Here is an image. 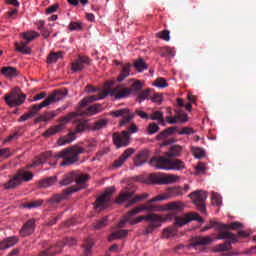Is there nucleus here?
I'll return each mask as SVG.
<instances>
[{"instance_id": "1", "label": "nucleus", "mask_w": 256, "mask_h": 256, "mask_svg": "<svg viewBox=\"0 0 256 256\" xmlns=\"http://www.w3.org/2000/svg\"><path fill=\"white\" fill-rule=\"evenodd\" d=\"M82 153H85V148L79 146L66 148L57 154H53V152L48 151L36 157L33 164L28 165L27 169H31V167H38V165H43L47 163V161H49L50 165H57V161L51 162L53 159H63L60 163V167H67L77 163V161H79V155Z\"/></svg>"}, {"instance_id": "2", "label": "nucleus", "mask_w": 256, "mask_h": 256, "mask_svg": "<svg viewBox=\"0 0 256 256\" xmlns=\"http://www.w3.org/2000/svg\"><path fill=\"white\" fill-rule=\"evenodd\" d=\"M79 114L76 112H70L66 116L60 118L59 125L53 126L50 129L46 130L43 134L44 137H51V135H56V133H59V131H63L65 129V125L71 121V119L74 120V127L75 131L70 132L68 135L61 137L58 140L59 145H67V143H73L75 141L77 133H83V131H87L89 129V123L85 119H79L77 118Z\"/></svg>"}, {"instance_id": "3", "label": "nucleus", "mask_w": 256, "mask_h": 256, "mask_svg": "<svg viewBox=\"0 0 256 256\" xmlns=\"http://www.w3.org/2000/svg\"><path fill=\"white\" fill-rule=\"evenodd\" d=\"M131 217H135V215H130L128 211L124 216V219L120 221L119 227H123L125 223H130V225H137V223L146 221L148 225L145 227L143 235H151L154 229H158V227H161V223L163 222V218L156 213H149L147 215L138 216L135 219Z\"/></svg>"}, {"instance_id": "4", "label": "nucleus", "mask_w": 256, "mask_h": 256, "mask_svg": "<svg viewBox=\"0 0 256 256\" xmlns=\"http://www.w3.org/2000/svg\"><path fill=\"white\" fill-rule=\"evenodd\" d=\"M191 221H198V223H204L205 220L197 214V212H190L184 216H176L174 226L165 228L162 232L163 239H169L170 237H175L177 235V227H183Z\"/></svg>"}, {"instance_id": "5", "label": "nucleus", "mask_w": 256, "mask_h": 256, "mask_svg": "<svg viewBox=\"0 0 256 256\" xmlns=\"http://www.w3.org/2000/svg\"><path fill=\"white\" fill-rule=\"evenodd\" d=\"M149 164L155 169H164L166 171H183L185 169L183 160L170 159L165 156H154L149 161Z\"/></svg>"}, {"instance_id": "6", "label": "nucleus", "mask_w": 256, "mask_h": 256, "mask_svg": "<svg viewBox=\"0 0 256 256\" xmlns=\"http://www.w3.org/2000/svg\"><path fill=\"white\" fill-rule=\"evenodd\" d=\"M243 223L241 222H232L230 224H225L220 222V224L216 225V241H223L225 239H233L235 237L237 241V235L230 231H237V229H242Z\"/></svg>"}, {"instance_id": "7", "label": "nucleus", "mask_w": 256, "mask_h": 256, "mask_svg": "<svg viewBox=\"0 0 256 256\" xmlns=\"http://www.w3.org/2000/svg\"><path fill=\"white\" fill-rule=\"evenodd\" d=\"M27 95L21 92V88L14 87L11 91L4 95V101L8 107H19L25 103Z\"/></svg>"}, {"instance_id": "8", "label": "nucleus", "mask_w": 256, "mask_h": 256, "mask_svg": "<svg viewBox=\"0 0 256 256\" xmlns=\"http://www.w3.org/2000/svg\"><path fill=\"white\" fill-rule=\"evenodd\" d=\"M33 179V172L25 169H20L17 174L5 184V189H15L23 183V181L29 182Z\"/></svg>"}, {"instance_id": "9", "label": "nucleus", "mask_w": 256, "mask_h": 256, "mask_svg": "<svg viewBox=\"0 0 256 256\" xmlns=\"http://www.w3.org/2000/svg\"><path fill=\"white\" fill-rule=\"evenodd\" d=\"M69 245V247H73V245H77V240L73 237L66 238L64 241L57 242L56 245L51 246L50 248L43 250L40 253V256H53L57 255V253H61L63 251V246Z\"/></svg>"}, {"instance_id": "10", "label": "nucleus", "mask_w": 256, "mask_h": 256, "mask_svg": "<svg viewBox=\"0 0 256 256\" xmlns=\"http://www.w3.org/2000/svg\"><path fill=\"white\" fill-rule=\"evenodd\" d=\"M113 193H115L114 187L106 189L105 192L96 199L94 203L95 209H98V211L107 209V207L111 205V197H113Z\"/></svg>"}, {"instance_id": "11", "label": "nucleus", "mask_w": 256, "mask_h": 256, "mask_svg": "<svg viewBox=\"0 0 256 256\" xmlns=\"http://www.w3.org/2000/svg\"><path fill=\"white\" fill-rule=\"evenodd\" d=\"M167 199L166 196L158 195L150 200L147 201V205H139L132 210L129 211V215H139V213H143V211H157V206L152 205L157 201H165Z\"/></svg>"}, {"instance_id": "12", "label": "nucleus", "mask_w": 256, "mask_h": 256, "mask_svg": "<svg viewBox=\"0 0 256 256\" xmlns=\"http://www.w3.org/2000/svg\"><path fill=\"white\" fill-rule=\"evenodd\" d=\"M68 93V89L55 90L43 102L40 103V106H38V108L43 109V107H49V105H53V103H57L62 99H65Z\"/></svg>"}, {"instance_id": "13", "label": "nucleus", "mask_w": 256, "mask_h": 256, "mask_svg": "<svg viewBox=\"0 0 256 256\" xmlns=\"http://www.w3.org/2000/svg\"><path fill=\"white\" fill-rule=\"evenodd\" d=\"M189 197L192 199L200 213H205L207 211L205 206V201H207V192L203 190H196L189 194Z\"/></svg>"}, {"instance_id": "14", "label": "nucleus", "mask_w": 256, "mask_h": 256, "mask_svg": "<svg viewBox=\"0 0 256 256\" xmlns=\"http://www.w3.org/2000/svg\"><path fill=\"white\" fill-rule=\"evenodd\" d=\"M133 195H135V191H131L129 188H126L125 190H122L116 197V203L118 205H123V203H126L125 207L128 209V207L133 206L130 205L131 201H133Z\"/></svg>"}, {"instance_id": "15", "label": "nucleus", "mask_w": 256, "mask_h": 256, "mask_svg": "<svg viewBox=\"0 0 256 256\" xmlns=\"http://www.w3.org/2000/svg\"><path fill=\"white\" fill-rule=\"evenodd\" d=\"M108 95H111V97H114L115 99H125L131 95L132 90L127 87H123V85H118L114 88L109 89Z\"/></svg>"}, {"instance_id": "16", "label": "nucleus", "mask_w": 256, "mask_h": 256, "mask_svg": "<svg viewBox=\"0 0 256 256\" xmlns=\"http://www.w3.org/2000/svg\"><path fill=\"white\" fill-rule=\"evenodd\" d=\"M112 139L117 149H121V147H127L129 145L130 135L128 131H122L121 134L114 133Z\"/></svg>"}, {"instance_id": "17", "label": "nucleus", "mask_w": 256, "mask_h": 256, "mask_svg": "<svg viewBox=\"0 0 256 256\" xmlns=\"http://www.w3.org/2000/svg\"><path fill=\"white\" fill-rule=\"evenodd\" d=\"M77 191H79V188L68 187L63 190L62 194H55L50 199H48V203H50V205H53V203H61V201L67 198V195H71V193H77Z\"/></svg>"}, {"instance_id": "18", "label": "nucleus", "mask_w": 256, "mask_h": 256, "mask_svg": "<svg viewBox=\"0 0 256 256\" xmlns=\"http://www.w3.org/2000/svg\"><path fill=\"white\" fill-rule=\"evenodd\" d=\"M109 95V92L107 90H100L98 94L92 95V96H87L84 99L81 100L80 102V107H87L89 103H95V101H101V99H105Z\"/></svg>"}, {"instance_id": "19", "label": "nucleus", "mask_w": 256, "mask_h": 256, "mask_svg": "<svg viewBox=\"0 0 256 256\" xmlns=\"http://www.w3.org/2000/svg\"><path fill=\"white\" fill-rule=\"evenodd\" d=\"M225 242L218 244L213 248L214 253H225V251H231L233 249V244L237 243V239L232 236V238H224Z\"/></svg>"}, {"instance_id": "20", "label": "nucleus", "mask_w": 256, "mask_h": 256, "mask_svg": "<svg viewBox=\"0 0 256 256\" xmlns=\"http://www.w3.org/2000/svg\"><path fill=\"white\" fill-rule=\"evenodd\" d=\"M151 157V152L148 149H144L139 151L134 158L135 167H141V165H145L149 158Z\"/></svg>"}, {"instance_id": "21", "label": "nucleus", "mask_w": 256, "mask_h": 256, "mask_svg": "<svg viewBox=\"0 0 256 256\" xmlns=\"http://www.w3.org/2000/svg\"><path fill=\"white\" fill-rule=\"evenodd\" d=\"M89 63H91V60L87 56H79L78 59L72 62L71 69L77 73L78 71H83L85 65H89Z\"/></svg>"}, {"instance_id": "22", "label": "nucleus", "mask_w": 256, "mask_h": 256, "mask_svg": "<svg viewBox=\"0 0 256 256\" xmlns=\"http://www.w3.org/2000/svg\"><path fill=\"white\" fill-rule=\"evenodd\" d=\"M216 238L211 236H196L191 240V247H201V245H211Z\"/></svg>"}, {"instance_id": "23", "label": "nucleus", "mask_w": 256, "mask_h": 256, "mask_svg": "<svg viewBox=\"0 0 256 256\" xmlns=\"http://www.w3.org/2000/svg\"><path fill=\"white\" fill-rule=\"evenodd\" d=\"M133 153H135V150L133 148L126 149L123 152V154L117 160L114 161L113 167H116V168L121 167L123 163H125V161H127L129 157L133 155Z\"/></svg>"}, {"instance_id": "24", "label": "nucleus", "mask_w": 256, "mask_h": 256, "mask_svg": "<svg viewBox=\"0 0 256 256\" xmlns=\"http://www.w3.org/2000/svg\"><path fill=\"white\" fill-rule=\"evenodd\" d=\"M151 178L154 180L153 183H159L160 185H168L169 183H177V181H179V176L175 174L163 176L160 181H157V177L155 176H151Z\"/></svg>"}, {"instance_id": "25", "label": "nucleus", "mask_w": 256, "mask_h": 256, "mask_svg": "<svg viewBox=\"0 0 256 256\" xmlns=\"http://www.w3.org/2000/svg\"><path fill=\"white\" fill-rule=\"evenodd\" d=\"M33 231H35V220L30 219L23 225L22 229L20 230V235L21 237H27L31 235Z\"/></svg>"}, {"instance_id": "26", "label": "nucleus", "mask_w": 256, "mask_h": 256, "mask_svg": "<svg viewBox=\"0 0 256 256\" xmlns=\"http://www.w3.org/2000/svg\"><path fill=\"white\" fill-rule=\"evenodd\" d=\"M41 107V104H35L33 106L30 107L31 111H29L26 114H23L20 118H19V122L23 123L25 121H27V119H31V117H35L37 115V113H39V111H41V109L43 108H39Z\"/></svg>"}, {"instance_id": "27", "label": "nucleus", "mask_w": 256, "mask_h": 256, "mask_svg": "<svg viewBox=\"0 0 256 256\" xmlns=\"http://www.w3.org/2000/svg\"><path fill=\"white\" fill-rule=\"evenodd\" d=\"M89 179H91V177L88 174L79 175L76 173L75 182L77 186H70V187H75V189H78V191H81V189H85V183H87Z\"/></svg>"}, {"instance_id": "28", "label": "nucleus", "mask_w": 256, "mask_h": 256, "mask_svg": "<svg viewBox=\"0 0 256 256\" xmlns=\"http://www.w3.org/2000/svg\"><path fill=\"white\" fill-rule=\"evenodd\" d=\"M57 117L56 111H50V112H44L43 114L38 115V117L35 118V123H47V121H51Z\"/></svg>"}, {"instance_id": "29", "label": "nucleus", "mask_w": 256, "mask_h": 256, "mask_svg": "<svg viewBox=\"0 0 256 256\" xmlns=\"http://www.w3.org/2000/svg\"><path fill=\"white\" fill-rule=\"evenodd\" d=\"M19 239L17 236L8 237L0 242V250L4 251L5 249H9L13 247L16 243H18Z\"/></svg>"}, {"instance_id": "30", "label": "nucleus", "mask_w": 256, "mask_h": 256, "mask_svg": "<svg viewBox=\"0 0 256 256\" xmlns=\"http://www.w3.org/2000/svg\"><path fill=\"white\" fill-rule=\"evenodd\" d=\"M182 152L183 147H181L180 145H173L168 149L165 155L166 157H181Z\"/></svg>"}, {"instance_id": "31", "label": "nucleus", "mask_w": 256, "mask_h": 256, "mask_svg": "<svg viewBox=\"0 0 256 256\" xmlns=\"http://www.w3.org/2000/svg\"><path fill=\"white\" fill-rule=\"evenodd\" d=\"M185 205L182 202H170L166 205V211H173V213H181Z\"/></svg>"}, {"instance_id": "32", "label": "nucleus", "mask_w": 256, "mask_h": 256, "mask_svg": "<svg viewBox=\"0 0 256 256\" xmlns=\"http://www.w3.org/2000/svg\"><path fill=\"white\" fill-rule=\"evenodd\" d=\"M29 41L26 40L24 42H21L20 44L18 42L15 43V48L18 53H23V55H29L31 54V48L27 47L29 45Z\"/></svg>"}, {"instance_id": "33", "label": "nucleus", "mask_w": 256, "mask_h": 256, "mask_svg": "<svg viewBox=\"0 0 256 256\" xmlns=\"http://www.w3.org/2000/svg\"><path fill=\"white\" fill-rule=\"evenodd\" d=\"M129 75H131V64L122 65V70L117 78V81L121 83L122 81H125Z\"/></svg>"}, {"instance_id": "34", "label": "nucleus", "mask_w": 256, "mask_h": 256, "mask_svg": "<svg viewBox=\"0 0 256 256\" xmlns=\"http://www.w3.org/2000/svg\"><path fill=\"white\" fill-rule=\"evenodd\" d=\"M1 73L2 75H5V77H17V75H19L17 68L11 66L2 67Z\"/></svg>"}, {"instance_id": "35", "label": "nucleus", "mask_w": 256, "mask_h": 256, "mask_svg": "<svg viewBox=\"0 0 256 256\" xmlns=\"http://www.w3.org/2000/svg\"><path fill=\"white\" fill-rule=\"evenodd\" d=\"M127 235H129V231L127 230H118L113 232L109 238L108 241H115V239H123L125 237H127Z\"/></svg>"}, {"instance_id": "36", "label": "nucleus", "mask_w": 256, "mask_h": 256, "mask_svg": "<svg viewBox=\"0 0 256 256\" xmlns=\"http://www.w3.org/2000/svg\"><path fill=\"white\" fill-rule=\"evenodd\" d=\"M97 113H101V104H94L89 106L84 112V115L91 117L92 115H97Z\"/></svg>"}, {"instance_id": "37", "label": "nucleus", "mask_w": 256, "mask_h": 256, "mask_svg": "<svg viewBox=\"0 0 256 256\" xmlns=\"http://www.w3.org/2000/svg\"><path fill=\"white\" fill-rule=\"evenodd\" d=\"M57 183V177L52 176L45 178L39 182V187H43L44 189H47V187H51V185H55Z\"/></svg>"}, {"instance_id": "38", "label": "nucleus", "mask_w": 256, "mask_h": 256, "mask_svg": "<svg viewBox=\"0 0 256 256\" xmlns=\"http://www.w3.org/2000/svg\"><path fill=\"white\" fill-rule=\"evenodd\" d=\"M150 119L152 121H158L160 125H165V117L163 112L161 111H155L150 115Z\"/></svg>"}, {"instance_id": "39", "label": "nucleus", "mask_w": 256, "mask_h": 256, "mask_svg": "<svg viewBox=\"0 0 256 256\" xmlns=\"http://www.w3.org/2000/svg\"><path fill=\"white\" fill-rule=\"evenodd\" d=\"M77 178V173L71 172L64 176V178L60 181L61 185H71L73 181Z\"/></svg>"}, {"instance_id": "40", "label": "nucleus", "mask_w": 256, "mask_h": 256, "mask_svg": "<svg viewBox=\"0 0 256 256\" xmlns=\"http://www.w3.org/2000/svg\"><path fill=\"white\" fill-rule=\"evenodd\" d=\"M63 58V52H51L48 57H47V63L51 64V63H57V61H59V59Z\"/></svg>"}, {"instance_id": "41", "label": "nucleus", "mask_w": 256, "mask_h": 256, "mask_svg": "<svg viewBox=\"0 0 256 256\" xmlns=\"http://www.w3.org/2000/svg\"><path fill=\"white\" fill-rule=\"evenodd\" d=\"M175 131H177V127H169L166 130L160 132L157 136V139H165L166 137H169V135H173Z\"/></svg>"}, {"instance_id": "42", "label": "nucleus", "mask_w": 256, "mask_h": 256, "mask_svg": "<svg viewBox=\"0 0 256 256\" xmlns=\"http://www.w3.org/2000/svg\"><path fill=\"white\" fill-rule=\"evenodd\" d=\"M149 97H151V89H146L138 93L137 101L138 103H143V101L149 99Z\"/></svg>"}, {"instance_id": "43", "label": "nucleus", "mask_w": 256, "mask_h": 256, "mask_svg": "<svg viewBox=\"0 0 256 256\" xmlns=\"http://www.w3.org/2000/svg\"><path fill=\"white\" fill-rule=\"evenodd\" d=\"M128 114H129V108L118 109L110 112V115L116 118L125 117V115H128Z\"/></svg>"}, {"instance_id": "44", "label": "nucleus", "mask_w": 256, "mask_h": 256, "mask_svg": "<svg viewBox=\"0 0 256 256\" xmlns=\"http://www.w3.org/2000/svg\"><path fill=\"white\" fill-rule=\"evenodd\" d=\"M83 247H84V256L91 255V249H93V240L86 239L83 243Z\"/></svg>"}, {"instance_id": "45", "label": "nucleus", "mask_w": 256, "mask_h": 256, "mask_svg": "<svg viewBox=\"0 0 256 256\" xmlns=\"http://www.w3.org/2000/svg\"><path fill=\"white\" fill-rule=\"evenodd\" d=\"M40 34L38 32L35 31H30V32H25L22 34L23 39H25V41H33L34 39H37V37H39Z\"/></svg>"}, {"instance_id": "46", "label": "nucleus", "mask_w": 256, "mask_h": 256, "mask_svg": "<svg viewBox=\"0 0 256 256\" xmlns=\"http://www.w3.org/2000/svg\"><path fill=\"white\" fill-rule=\"evenodd\" d=\"M134 67L136 71H145L147 69V64L145 63V60L143 58H139L134 62Z\"/></svg>"}, {"instance_id": "47", "label": "nucleus", "mask_w": 256, "mask_h": 256, "mask_svg": "<svg viewBox=\"0 0 256 256\" xmlns=\"http://www.w3.org/2000/svg\"><path fill=\"white\" fill-rule=\"evenodd\" d=\"M107 123H109L107 119H100L94 123L92 129H94V131H99L103 129V127H107Z\"/></svg>"}, {"instance_id": "48", "label": "nucleus", "mask_w": 256, "mask_h": 256, "mask_svg": "<svg viewBox=\"0 0 256 256\" xmlns=\"http://www.w3.org/2000/svg\"><path fill=\"white\" fill-rule=\"evenodd\" d=\"M192 153L196 159H203V157H205V150H203V148L192 147Z\"/></svg>"}, {"instance_id": "49", "label": "nucleus", "mask_w": 256, "mask_h": 256, "mask_svg": "<svg viewBox=\"0 0 256 256\" xmlns=\"http://www.w3.org/2000/svg\"><path fill=\"white\" fill-rule=\"evenodd\" d=\"M41 205H43V200H35L24 204V207L26 209H37V207H41Z\"/></svg>"}, {"instance_id": "50", "label": "nucleus", "mask_w": 256, "mask_h": 256, "mask_svg": "<svg viewBox=\"0 0 256 256\" xmlns=\"http://www.w3.org/2000/svg\"><path fill=\"white\" fill-rule=\"evenodd\" d=\"M148 197H149V194H147V193H144L142 195H136L130 201L129 205H137V203H140V201H144V199H147Z\"/></svg>"}, {"instance_id": "51", "label": "nucleus", "mask_w": 256, "mask_h": 256, "mask_svg": "<svg viewBox=\"0 0 256 256\" xmlns=\"http://www.w3.org/2000/svg\"><path fill=\"white\" fill-rule=\"evenodd\" d=\"M212 205H216V207H221V205H223V199L221 198V195L212 193Z\"/></svg>"}, {"instance_id": "52", "label": "nucleus", "mask_w": 256, "mask_h": 256, "mask_svg": "<svg viewBox=\"0 0 256 256\" xmlns=\"http://www.w3.org/2000/svg\"><path fill=\"white\" fill-rule=\"evenodd\" d=\"M107 221H109V217L104 216L102 219L98 220L95 223L94 228L95 229H103V227H105L107 225Z\"/></svg>"}, {"instance_id": "53", "label": "nucleus", "mask_w": 256, "mask_h": 256, "mask_svg": "<svg viewBox=\"0 0 256 256\" xmlns=\"http://www.w3.org/2000/svg\"><path fill=\"white\" fill-rule=\"evenodd\" d=\"M155 87H160L161 89H165V87H169L167 80L165 78H157L154 82Z\"/></svg>"}, {"instance_id": "54", "label": "nucleus", "mask_w": 256, "mask_h": 256, "mask_svg": "<svg viewBox=\"0 0 256 256\" xmlns=\"http://www.w3.org/2000/svg\"><path fill=\"white\" fill-rule=\"evenodd\" d=\"M129 89H131L132 93H137L143 89V84L141 83V81L137 80L133 82L131 88Z\"/></svg>"}, {"instance_id": "55", "label": "nucleus", "mask_w": 256, "mask_h": 256, "mask_svg": "<svg viewBox=\"0 0 256 256\" xmlns=\"http://www.w3.org/2000/svg\"><path fill=\"white\" fill-rule=\"evenodd\" d=\"M217 225H221V222H217V221H210V225H206L202 228V233H205V231H209V229H215V231H217Z\"/></svg>"}, {"instance_id": "56", "label": "nucleus", "mask_w": 256, "mask_h": 256, "mask_svg": "<svg viewBox=\"0 0 256 256\" xmlns=\"http://www.w3.org/2000/svg\"><path fill=\"white\" fill-rule=\"evenodd\" d=\"M148 135H154V133H157V131H159V125H157V123L152 122L149 124L148 128Z\"/></svg>"}, {"instance_id": "57", "label": "nucleus", "mask_w": 256, "mask_h": 256, "mask_svg": "<svg viewBox=\"0 0 256 256\" xmlns=\"http://www.w3.org/2000/svg\"><path fill=\"white\" fill-rule=\"evenodd\" d=\"M68 29L70 31H81L83 29V25H81V22H71Z\"/></svg>"}, {"instance_id": "58", "label": "nucleus", "mask_w": 256, "mask_h": 256, "mask_svg": "<svg viewBox=\"0 0 256 256\" xmlns=\"http://www.w3.org/2000/svg\"><path fill=\"white\" fill-rule=\"evenodd\" d=\"M156 36L159 39H163V41H169L171 39V37L169 36V30L160 31L156 34Z\"/></svg>"}, {"instance_id": "59", "label": "nucleus", "mask_w": 256, "mask_h": 256, "mask_svg": "<svg viewBox=\"0 0 256 256\" xmlns=\"http://www.w3.org/2000/svg\"><path fill=\"white\" fill-rule=\"evenodd\" d=\"M168 193L170 197H179V195H183L181 188H169Z\"/></svg>"}, {"instance_id": "60", "label": "nucleus", "mask_w": 256, "mask_h": 256, "mask_svg": "<svg viewBox=\"0 0 256 256\" xmlns=\"http://www.w3.org/2000/svg\"><path fill=\"white\" fill-rule=\"evenodd\" d=\"M193 133H195V131L193 130V128L189 127H184L182 128V130L178 131L179 135H193Z\"/></svg>"}, {"instance_id": "61", "label": "nucleus", "mask_w": 256, "mask_h": 256, "mask_svg": "<svg viewBox=\"0 0 256 256\" xmlns=\"http://www.w3.org/2000/svg\"><path fill=\"white\" fill-rule=\"evenodd\" d=\"M136 115L138 117H140V119H145V120L150 119L149 114H147V112H145V111H143L141 109H136Z\"/></svg>"}, {"instance_id": "62", "label": "nucleus", "mask_w": 256, "mask_h": 256, "mask_svg": "<svg viewBox=\"0 0 256 256\" xmlns=\"http://www.w3.org/2000/svg\"><path fill=\"white\" fill-rule=\"evenodd\" d=\"M176 117L178 119V123H187V121H189V118L185 113H178Z\"/></svg>"}, {"instance_id": "63", "label": "nucleus", "mask_w": 256, "mask_h": 256, "mask_svg": "<svg viewBox=\"0 0 256 256\" xmlns=\"http://www.w3.org/2000/svg\"><path fill=\"white\" fill-rule=\"evenodd\" d=\"M152 103H159L161 104L163 102V97L159 93H154V95L151 97Z\"/></svg>"}, {"instance_id": "64", "label": "nucleus", "mask_w": 256, "mask_h": 256, "mask_svg": "<svg viewBox=\"0 0 256 256\" xmlns=\"http://www.w3.org/2000/svg\"><path fill=\"white\" fill-rule=\"evenodd\" d=\"M195 170L197 173H205L206 171L205 163L199 162L198 165L195 167Z\"/></svg>"}]
</instances>
